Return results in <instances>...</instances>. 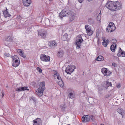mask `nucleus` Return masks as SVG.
I'll list each match as a JSON object with an SVG mask.
<instances>
[{
    "label": "nucleus",
    "mask_w": 125,
    "mask_h": 125,
    "mask_svg": "<svg viewBox=\"0 0 125 125\" xmlns=\"http://www.w3.org/2000/svg\"><path fill=\"white\" fill-rule=\"evenodd\" d=\"M17 52L19 55L23 58H25L26 57L25 54L21 50L18 49L17 50Z\"/></svg>",
    "instance_id": "nucleus-23"
},
{
    "label": "nucleus",
    "mask_w": 125,
    "mask_h": 125,
    "mask_svg": "<svg viewBox=\"0 0 125 125\" xmlns=\"http://www.w3.org/2000/svg\"><path fill=\"white\" fill-rule=\"evenodd\" d=\"M100 125H104L103 124H101Z\"/></svg>",
    "instance_id": "nucleus-50"
},
{
    "label": "nucleus",
    "mask_w": 125,
    "mask_h": 125,
    "mask_svg": "<svg viewBox=\"0 0 125 125\" xmlns=\"http://www.w3.org/2000/svg\"><path fill=\"white\" fill-rule=\"evenodd\" d=\"M68 34L67 33H65L63 36V40L64 41L66 40L68 38Z\"/></svg>",
    "instance_id": "nucleus-29"
},
{
    "label": "nucleus",
    "mask_w": 125,
    "mask_h": 125,
    "mask_svg": "<svg viewBox=\"0 0 125 125\" xmlns=\"http://www.w3.org/2000/svg\"><path fill=\"white\" fill-rule=\"evenodd\" d=\"M31 99H32L33 100H34V98L33 97H31Z\"/></svg>",
    "instance_id": "nucleus-45"
},
{
    "label": "nucleus",
    "mask_w": 125,
    "mask_h": 125,
    "mask_svg": "<svg viewBox=\"0 0 125 125\" xmlns=\"http://www.w3.org/2000/svg\"><path fill=\"white\" fill-rule=\"evenodd\" d=\"M101 71L104 75L106 76L110 75L111 73V72L105 68H103L101 69Z\"/></svg>",
    "instance_id": "nucleus-10"
},
{
    "label": "nucleus",
    "mask_w": 125,
    "mask_h": 125,
    "mask_svg": "<svg viewBox=\"0 0 125 125\" xmlns=\"http://www.w3.org/2000/svg\"><path fill=\"white\" fill-rule=\"evenodd\" d=\"M116 28L113 22H110L109 23L108 26L106 28V30L107 32H112L114 31Z\"/></svg>",
    "instance_id": "nucleus-3"
},
{
    "label": "nucleus",
    "mask_w": 125,
    "mask_h": 125,
    "mask_svg": "<svg viewBox=\"0 0 125 125\" xmlns=\"http://www.w3.org/2000/svg\"><path fill=\"white\" fill-rule=\"evenodd\" d=\"M103 42H102V44L105 47H106L107 46V44L105 43V40L104 39H103Z\"/></svg>",
    "instance_id": "nucleus-32"
},
{
    "label": "nucleus",
    "mask_w": 125,
    "mask_h": 125,
    "mask_svg": "<svg viewBox=\"0 0 125 125\" xmlns=\"http://www.w3.org/2000/svg\"><path fill=\"white\" fill-rule=\"evenodd\" d=\"M69 11L66 10L64 9L59 14V16L60 18L62 19L64 17L67 16L68 15Z\"/></svg>",
    "instance_id": "nucleus-8"
},
{
    "label": "nucleus",
    "mask_w": 125,
    "mask_h": 125,
    "mask_svg": "<svg viewBox=\"0 0 125 125\" xmlns=\"http://www.w3.org/2000/svg\"><path fill=\"white\" fill-rule=\"evenodd\" d=\"M117 55L118 57H125V52L121 49L120 48V50L118 51V53L117 54Z\"/></svg>",
    "instance_id": "nucleus-15"
},
{
    "label": "nucleus",
    "mask_w": 125,
    "mask_h": 125,
    "mask_svg": "<svg viewBox=\"0 0 125 125\" xmlns=\"http://www.w3.org/2000/svg\"><path fill=\"white\" fill-rule=\"evenodd\" d=\"M90 118V117L89 115L83 116L82 118V121L83 122H88L89 121Z\"/></svg>",
    "instance_id": "nucleus-14"
},
{
    "label": "nucleus",
    "mask_w": 125,
    "mask_h": 125,
    "mask_svg": "<svg viewBox=\"0 0 125 125\" xmlns=\"http://www.w3.org/2000/svg\"><path fill=\"white\" fill-rule=\"evenodd\" d=\"M67 125H70V124H68Z\"/></svg>",
    "instance_id": "nucleus-51"
},
{
    "label": "nucleus",
    "mask_w": 125,
    "mask_h": 125,
    "mask_svg": "<svg viewBox=\"0 0 125 125\" xmlns=\"http://www.w3.org/2000/svg\"><path fill=\"white\" fill-rule=\"evenodd\" d=\"M23 3L26 6H29L31 3V0H22Z\"/></svg>",
    "instance_id": "nucleus-17"
},
{
    "label": "nucleus",
    "mask_w": 125,
    "mask_h": 125,
    "mask_svg": "<svg viewBox=\"0 0 125 125\" xmlns=\"http://www.w3.org/2000/svg\"><path fill=\"white\" fill-rule=\"evenodd\" d=\"M112 65L113 66L115 67L116 66V64L115 63H112Z\"/></svg>",
    "instance_id": "nucleus-40"
},
{
    "label": "nucleus",
    "mask_w": 125,
    "mask_h": 125,
    "mask_svg": "<svg viewBox=\"0 0 125 125\" xmlns=\"http://www.w3.org/2000/svg\"><path fill=\"white\" fill-rule=\"evenodd\" d=\"M75 68L74 66L72 65L68 66L66 69L65 71L67 74H70L73 72Z\"/></svg>",
    "instance_id": "nucleus-6"
},
{
    "label": "nucleus",
    "mask_w": 125,
    "mask_h": 125,
    "mask_svg": "<svg viewBox=\"0 0 125 125\" xmlns=\"http://www.w3.org/2000/svg\"><path fill=\"white\" fill-rule=\"evenodd\" d=\"M99 17H100V15H99Z\"/></svg>",
    "instance_id": "nucleus-52"
},
{
    "label": "nucleus",
    "mask_w": 125,
    "mask_h": 125,
    "mask_svg": "<svg viewBox=\"0 0 125 125\" xmlns=\"http://www.w3.org/2000/svg\"><path fill=\"white\" fill-rule=\"evenodd\" d=\"M3 15L4 17L7 18V17H10L11 15L8 12L7 9L6 8V10L4 11H3Z\"/></svg>",
    "instance_id": "nucleus-20"
},
{
    "label": "nucleus",
    "mask_w": 125,
    "mask_h": 125,
    "mask_svg": "<svg viewBox=\"0 0 125 125\" xmlns=\"http://www.w3.org/2000/svg\"><path fill=\"white\" fill-rule=\"evenodd\" d=\"M76 42L75 44L76 45V48L79 49L80 48L81 44L82 42L83 41V40L80 35H79L76 37Z\"/></svg>",
    "instance_id": "nucleus-2"
},
{
    "label": "nucleus",
    "mask_w": 125,
    "mask_h": 125,
    "mask_svg": "<svg viewBox=\"0 0 125 125\" xmlns=\"http://www.w3.org/2000/svg\"><path fill=\"white\" fill-rule=\"evenodd\" d=\"M33 125H39V123H37V124H33Z\"/></svg>",
    "instance_id": "nucleus-47"
},
{
    "label": "nucleus",
    "mask_w": 125,
    "mask_h": 125,
    "mask_svg": "<svg viewBox=\"0 0 125 125\" xmlns=\"http://www.w3.org/2000/svg\"><path fill=\"white\" fill-rule=\"evenodd\" d=\"M120 84L117 85H116V87L118 88H119L120 87Z\"/></svg>",
    "instance_id": "nucleus-38"
},
{
    "label": "nucleus",
    "mask_w": 125,
    "mask_h": 125,
    "mask_svg": "<svg viewBox=\"0 0 125 125\" xmlns=\"http://www.w3.org/2000/svg\"><path fill=\"white\" fill-rule=\"evenodd\" d=\"M4 96V94L2 93V97H3V96Z\"/></svg>",
    "instance_id": "nucleus-48"
},
{
    "label": "nucleus",
    "mask_w": 125,
    "mask_h": 125,
    "mask_svg": "<svg viewBox=\"0 0 125 125\" xmlns=\"http://www.w3.org/2000/svg\"><path fill=\"white\" fill-rule=\"evenodd\" d=\"M54 77L55 78H56V77H57V78L59 80H60V78H61L60 76L57 75V73H56L54 74Z\"/></svg>",
    "instance_id": "nucleus-31"
},
{
    "label": "nucleus",
    "mask_w": 125,
    "mask_h": 125,
    "mask_svg": "<svg viewBox=\"0 0 125 125\" xmlns=\"http://www.w3.org/2000/svg\"><path fill=\"white\" fill-rule=\"evenodd\" d=\"M114 2H112L110 1L107 2L106 5V7L107 8L110 10L114 11Z\"/></svg>",
    "instance_id": "nucleus-7"
},
{
    "label": "nucleus",
    "mask_w": 125,
    "mask_h": 125,
    "mask_svg": "<svg viewBox=\"0 0 125 125\" xmlns=\"http://www.w3.org/2000/svg\"><path fill=\"white\" fill-rule=\"evenodd\" d=\"M109 40L108 39L106 40L105 42V43L107 44V45L109 43Z\"/></svg>",
    "instance_id": "nucleus-39"
},
{
    "label": "nucleus",
    "mask_w": 125,
    "mask_h": 125,
    "mask_svg": "<svg viewBox=\"0 0 125 125\" xmlns=\"http://www.w3.org/2000/svg\"><path fill=\"white\" fill-rule=\"evenodd\" d=\"M25 90H29V89H28V87H20L16 89L15 90L16 91L18 92Z\"/></svg>",
    "instance_id": "nucleus-19"
},
{
    "label": "nucleus",
    "mask_w": 125,
    "mask_h": 125,
    "mask_svg": "<svg viewBox=\"0 0 125 125\" xmlns=\"http://www.w3.org/2000/svg\"><path fill=\"white\" fill-rule=\"evenodd\" d=\"M94 117L92 115L91 116L90 118L92 120H93V119Z\"/></svg>",
    "instance_id": "nucleus-44"
},
{
    "label": "nucleus",
    "mask_w": 125,
    "mask_h": 125,
    "mask_svg": "<svg viewBox=\"0 0 125 125\" xmlns=\"http://www.w3.org/2000/svg\"><path fill=\"white\" fill-rule=\"evenodd\" d=\"M68 15L70 17L69 21H72L75 18V13L73 12L70 10Z\"/></svg>",
    "instance_id": "nucleus-12"
},
{
    "label": "nucleus",
    "mask_w": 125,
    "mask_h": 125,
    "mask_svg": "<svg viewBox=\"0 0 125 125\" xmlns=\"http://www.w3.org/2000/svg\"><path fill=\"white\" fill-rule=\"evenodd\" d=\"M12 58L13 59V60H14V59H19V58H18V57L16 55L13 56L12 57Z\"/></svg>",
    "instance_id": "nucleus-33"
},
{
    "label": "nucleus",
    "mask_w": 125,
    "mask_h": 125,
    "mask_svg": "<svg viewBox=\"0 0 125 125\" xmlns=\"http://www.w3.org/2000/svg\"><path fill=\"white\" fill-rule=\"evenodd\" d=\"M6 41L7 42H10L13 40L12 37L11 36H9L6 37Z\"/></svg>",
    "instance_id": "nucleus-26"
},
{
    "label": "nucleus",
    "mask_w": 125,
    "mask_h": 125,
    "mask_svg": "<svg viewBox=\"0 0 125 125\" xmlns=\"http://www.w3.org/2000/svg\"><path fill=\"white\" fill-rule=\"evenodd\" d=\"M104 59L103 57L102 56L100 55L97 58V60L99 61H100Z\"/></svg>",
    "instance_id": "nucleus-28"
},
{
    "label": "nucleus",
    "mask_w": 125,
    "mask_h": 125,
    "mask_svg": "<svg viewBox=\"0 0 125 125\" xmlns=\"http://www.w3.org/2000/svg\"><path fill=\"white\" fill-rule=\"evenodd\" d=\"M1 96V95L0 94V97Z\"/></svg>",
    "instance_id": "nucleus-53"
},
{
    "label": "nucleus",
    "mask_w": 125,
    "mask_h": 125,
    "mask_svg": "<svg viewBox=\"0 0 125 125\" xmlns=\"http://www.w3.org/2000/svg\"><path fill=\"white\" fill-rule=\"evenodd\" d=\"M4 58H6L8 57H10L11 55L8 53H5L4 55Z\"/></svg>",
    "instance_id": "nucleus-30"
},
{
    "label": "nucleus",
    "mask_w": 125,
    "mask_h": 125,
    "mask_svg": "<svg viewBox=\"0 0 125 125\" xmlns=\"http://www.w3.org/2000/svg\"><path fill=\"white\" fill-rule=\"evenodd\" d=\"M111 41L113 44H112L110 47V49L111 51L113 52H115V49L116 47V43L117 41L115 39H112L111 40Z\"/></svg>",
    "instance_id": "nucleus-11"
},
{
    "label": "nucleus",
    "mask_w": 125,
    "mask_h": 125,
    "mask_svg": "<svg viewBox=\"0 0 125 125\" xmlns=\"http://www.w3.org/2000/svg\"><path fill=\"white\" fill-rule=\"evenodd\" d=\"M64 54V52L62 50H60L58 51L57 54L58 57L61 58L63 56Z\"/></svg>",
    "instance_id": "nucleus-22"
},
{
    "label": "nucleus",
    "mask_w": 125,
    "mask_h": 125,
    "mask_svg": "<svg viewBox=\"0 0 125 125\" xmlns=\"http://www.w3.org/2000/svg\"><path fill=\"white\" fill-rule=\"evenodd\" d=\"M39 87L36 91L37 94L39 96H42L45 88V82H42L40 83L39 85Z\"/></svg>",
    "instance_id": "nucleus-1"
},
{
    "label": "nucleus",
    "mask_w": 125,
    "mask_h": 125,
    "mask_svg": "<svg viewBox=\"0 0 125 125\" xmlns=\"http://www.w3.org/2000/svg\"><path fill=\"white\" fill-rule=\"evenodd\" d=\"M93 125H97V123H94Z\"/></svg>",
    "instance_id": "nucleus-46"
},
{
    "label": "nucleus",
    "mask_w": 125,
    "mask_h": 125,
    "mask_svg": "<svg viewBox=\"0 0 125 125\" xmlns=\"http://www.w3.org/2000/svg\"><path fill=\"white\" fill-rule=\"evenodd\" d=\"M58 84L61 87H62L64 86L63 82L61 79V81H59L58 82Z\"/></svg>",
    "instance_id": "nucleus-27"
},
{
    "label": "nucleus",
    "mask_w": 125,
    "mask_h": 125,
    "mask_svg": "<svg viewBox=\"0 0 125 125\" xmlns=\"http://www.w3.org/2000/svg\"><path fill=\"white\" fill-rule=\"evenodd\" d=\"M91 0H87L88 1H91Z\"/></svg>",
    "instance_id": "nucleus-49"
},
{
    "label": "nucleus",
    "mask_w": 125,
    "mask_h": 125,
    "mask_svg": "<svg viewBox=\"0 0 125 125\" xmlns=\"http://www.w3.org/2000/svg\"><path fill=\"white\" fill-rule=\"evenodd\" d=\"M117 112L119 114H121L123 116V115H124V111L123 109L120 108H118L117 110Z\"/></svg>",
    "instance_id": "nucleus-25"
},
{
    "label": "nucleus",
    "mask_w": 125,
    "mask_h": 125,
    "mask_svg": "<svg viewBox=\"0 0 125 125\" xmlns=\"http://www.w3.org/2000/svg\"><path fill=\"white\" fill-rule=\"evenodd\" d=\"M73 93H71L69 94L68 96L70 98H72L73 97Z\"/></svg>",
    "instance_id": "nucleus-34"
},
{
    "label": "nucleus",
    "mask_w": 125,
    "mask_h": 125,
    "mask_svg": "<svg viewBox=\"0 0 125 125\" xmlns=\"http://www.w3.org/2000/svg\"><path fill=\"white\" fill-rule=\"evenodd\" d=\"M38 35L39 36H41L42 37L45 39L47 34V32L43 29L40 30L38 31Z\"/></svg>",
    "instance_id": "nucleus-5"
},
{
    "label": "nucleus",
    "mask_w": 125,
    "mask_h": 125,
    "mask_svg": "<svg viewBox=\"0 0 125 125\" xmlns=\"http://www.w3.org/2000/svg\"><path fill=\"white\" fill-rule=\"evenodd\" d=\"M60 107L61 110L63 112L65 111L66 109L67 106L65 103H63L61 105Z\"/></svg>",
    "instance_id": "nucleus-18"
},
{
    "label": "nucleus",
    "mask_w": 125,
    "mask_h": 125,
    "mask_svg": "<svg viewBox=\"0 0 125 125\" xmlns=\"http://www.w3.org/2000/svg\"><path fill=\"white\" fill-rule=\"evenodd\" d=\"M37 69L40 73H41L42 72V70L39 67H37Z\"/></svg>",
    "instance_id": "nucleus-35"
},
{
    "label": "nucleus",
    "mask_w": 125,
    "mask_h": 125,
    "mask_svg": "<svg viewBox=\"0 0 125 125\" xmlns=\"http://www.w3.org/2000/svg\"><path fill=\"white\" fill-rule=\"evenodd\" d=\"M21 17L20 15H17L16 18L17 20H19L21 19Z\"/></svg>",
    "instance_id": "nucleus-36"
},
{
    "label": "nucleus",
    "mask_w": 125,
    "mask_h": 125,
    "mask_svg": "<svg viewBox=\"0 0 125 125\" xmlns=\"http://www.w3.org/2000/svg\"><path fill=\"white\" fill-rule=\"evenodd\" d=\"M33 122L34 123V124H36L38 123L37 122L36 120H34Z\"/></svg>",
    "instance_id": "nucleus-42"
},
{
    "label": "nucleus",
    "mask_w": 125,
    "mask_h": 125,
    "mask_svg": "<svg viewBox=\"0 0 125 125\" xmlns=\"http://www.w3.org/2000/svg\"><path fill=\"white\" fill-rule=\"evenodd\" d=\"M13 61L12 66L15 67H17L20 63L19 59H14V60H13Z\"/></svg>",
    "instance_id": "nucleus-16"
},
{
    "label": "nucleus",
    "mask_w": 125,
    "mask_h": 125,
    "mask_svg": "<svg viewBox=\"0 0 125 125\" xmlns=\"http://www.w3.org/2000/svg\"><path fill=\"white\" fill-rule=\"evenodd\" d=\"M114 11H116L121 9L122 8V5L121 3L117 1L114 2Z\"/></svg>",
    "instance_id": "nucleus-4"
},
{
    "label": "nucleus",
    "mask_w": 125,
    "mask_h": 125,
    "mask_svg": "<svg viewBox=\"0 0 125 125\" xmlns=\"http://www.w3.org/2000/svg\"><path fill=\"white\" fill-rule=\"evenodd\" d=\"M49 46L50 47H52L53 46H56L57 45V44L54 41L50 42L48 44Z\"/></svg>",
    "instance_id": "nucleus-24"
},
{
    "label": "nucleus",
    "mask_w": 125,
    "mask_h": 125,
    "mask_svg": "<svg viewBox=\"0 0 125 125\" xmlns=\"http://www.w3.org/2000/svg\"><path fill=\"white\" fill-rule=\"evenodd\" d=\"M99 34V30H98V31H97L96 33V35H98Z\"/></svg>",
    "instance_id": "nucleus-41"
},
{
    "label": "nucleus",
    "mask_w": 125,
    "mask_h": 125,
    "mask_svg": "<svg viewBox=\"0 0 125 125\" xmlns=\"http://www.w3.org/2000/svg\"><path fill=\"white\" fill-rule=\"evenodd\" d=\"M104 84L103 87L106 89H107L108 87L112 86V85L111 83L108 81L104 82Z\"/></svg>",
    "instance_id": "nucleus-21"
},
{
    "label": "nucleus",
    "mask_w": 125,
    "mask_h": 125,
    "mask_svg": "<svg viewBox=\"0 0 125 125\" xmlns=\"http://www.w3.org/2000/svg\"><path fill=\"white\" fill-rule=\"evenodd\" d=\"M79 2L82 3V2L83 0H78Z\"/></svg>",
    "instance_id": "nucleus-43"
},
{
    "label": "nucleus",
    "mask_w": 125,
    "mask_h": 125,
    "mask_svg": "<svg viewBox=\"0 0 125 125\" xmlns=\"http://www.w3.org/2000/svg\"><path fill=\"white\" fill-rule=\"evenodd\" d=\"M89 26L88 25H86L85 26V28L86 29L87 34L88 35H91L93 34V32L89 27Z\"/></svg>",
    "instance_id": "nucleus-13"
},
{
    "label": "nucleus",
    "mask_w": 125,
    "mask_h": 125,
    "mask_svg": "<svg viewBox=\"0 0 125 125\" xmlns=\"http://www.w3.org/2000/svg\"><path fill=\"white\" fill-rule=\"evenodd\" d=\"M40 58L42 61L45 62L49 61L50 59V58L49 56H46L44 54H41L40 56Z\"/></svg>",
    "instance_id": "nucleus-9"
},
{
    "label": "nucleus",
    "mask_w": 125,
    "mask_h": 125,
    "mask_svg": "<svg viewBox=\"0 0 125 125\" xmlns=\"http://www.w3.org/2000/svg\"><path fill=\"white\" fill-rule=\"evenodd\" d=\"M100 14V13H99V14L98 15V16L97 17V20L98 21H99L100 20V18H99V16Z\"/></svg>",
    "instance_id": "nucleus-37"
}]
</instances>
